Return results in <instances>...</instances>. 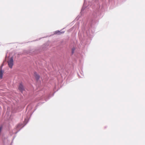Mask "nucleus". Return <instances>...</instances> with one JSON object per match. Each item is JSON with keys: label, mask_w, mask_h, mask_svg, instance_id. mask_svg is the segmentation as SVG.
Listing matches in <instances>:
<instances>
[{"label": "nucleus", "mask_w": 145, "mask_h": 145, "mask_svg": "<svg viewBox=\"0 0 145 145\" xmlns=\"http://www.w3.org/2000/svg\"><path fill=\"white\" fill-rule=\"evenodd\" d=\"M61 32H60L59 31H56L55 32V33L56 34H60Z\"/></svg>", "instance_id": "nucleus-5"}, {"label": "nucleus", "mask_w": 145, "mask_h": 145, "mask_svg": "<svg viewBox=\"0 0 145 145\" xmlns=\"http://www.w3.org/2000/svg\"><path fill=\"white\" fill-rule=\"evenodd\" d=\"M9 67L12 68L13 65V57H11L8 61Z\"/></svg>", "instance_id": "nucleus-1"}, {"label": "nucleus", "mask_w": 145, "mask_h": 145, "mask_svg": "<svg viewBox=\"0 0 145 145\" xmlns=\"http://www.w3.org/2000/svg\"><path fill=\"white\" fill-rule=\"evenodd\" d=\"M21 91H22L24 90V87L23 85L20 84L19 87L18 88Z\"/></svg>", "instance_id": "nucleus-2"}, {"label": "nucleus", "mask_w": 145, "mask_h": 145, "mask_svg": "<svg viewBox=\"0 0 145 145\" xmlns=\"http://www.w3.org/2000/svg\"><path fill=\"white\" fill-rule=\"evenodd\" d=\"M34 76L37 80H38L39 79V76L37 73L36 72H35Z\"/></svg>", "instance_id": "nucleus-4"}, {"label": "nucleus", "mask_w": 145, "mask_h": 145, "mask_svg": "<svg viewBox=\"0 0 145 145\" xmlns=\"http://www.w3.org/2000/svg\"><path fill=\"white\" fill-rule=\"evenodd\" d=\"M2 68L1 67L0 68V77L1 79H2L3 77V74L4 72L2 70Z\"/></svg>", "instance_id": "nucleus-3"}, {"label": "nucleus", "mask_w": 145, "mask_h": 145, "mask_svg": "<svg viewBox=\"0 0 145 145\" xmlns=\"http://www.w3.org/2000/svg\"><path fill=\"white\" fill-rule=\"evenodd\" d=\"M75 50V48H73L72 49V54H73L74 53V50Z\"/></svg>", "instance_id": "nucleus-6"}]
</instances>
